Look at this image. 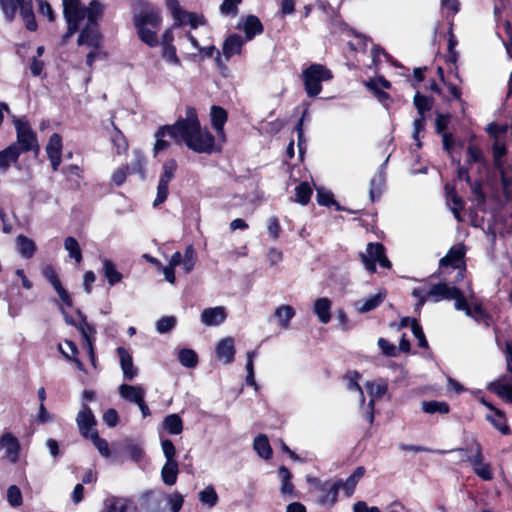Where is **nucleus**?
Returning <instances> with one entry per match:
<instances>
[{
	"label": "nucleus",
	"mask_w": 512,
	"mask_h": 512,
	"mask_svg": "<svg viewBox=\"0 0 512 512\" xmlns=\"http://www.w3.org/2000/svg\"><path fill=\"white\" fill-rule=\"evenodd\" d=\"M174 133L177 143H184L186 147L196 153L210 154L215 150V138L200 124L195 109L189 107L186 116L174 123Z\"/></svg>",
	"instance_id": "nucleus-2"
},
{
	"label": "nucleus",
	"mask_w": 512,
	"mask_h": 512,
	"mask_svg": "<svg viewBox=\"0 0 512 512\" xmlns=\"http://www.w3.org/2000/svg\"><path fill=\"white\" fill-rule=\"evenodd\" d=\"M243 44L244 41L239 35H230L224 41L222 46V53L225 60L230 59L234 55L240 54Z\"/></svg>",
	"instance_id": "nucleus-32"
},
{
	"label": "nucleus",
	"mask_w": 512,
	"mask_h": 512,
	"mask_svg": "<svg viewBox=\"0 0 512 512\" xmlns=\"http://www.w3.org/2000/svg\"><path fill=\"white\" fill-rule=\"evenodd\" d=\"M76 423L80 434L84 438L91 436V432H97L95 429L96 419L91 409L87 405H83L76 417Z\"/></svg>",
	"instance_id": "nucleus-15"
},
{
	"label": "nucleus",
	"mask_w": 512,
	"mask_h": 512,
	"mask_svg": "<svg viewBox=\"0 0 512 512\" xmlns=\"http://www.w3.org/2000/svg\"><path fill=\"white\" fill-rule=\"evenodd\" d=\"M14 124L17 132V141L12 145H17V148L20 149V154L32 150L36 145V137L29 125L21 119L15 120Z\"/></svg>",
	"instance_id": "nucleus-13"
},
{
	"label": "nucleus",
	"mask_w": 512,
	"mask_h": 512,
	"mask_svg": "<svg viewBox=\"0 0 512 512\" xmlns=\"http://www.w3.org/2000/svg\"><path fill=\"white\" fill-rule=\"evenodd\" d=\"M63 14L68 25L67 37L80 28V23L87 18L85 27L81 30L77 43L79 46L100 48L101 36L96 22L101 17L103 7L98 1H92L87 8L81 7L80 0H62Z\"/></svg>",
	"instance_id": "nucleus-1"
},
{
	"label": "nucleus",
	"mask_w": 512,
	"mask_h": 512,
	"mask_svg": "<svg viewBox=\"0 0 512 512\" xmlns=\"http://www.w3.org/2000/svg\"><path fill=\"white\" fill-rule=\"evenodd\" d=\"M386 294L384 292H378L375 295L369 296L365 299L358 300L354 306L360 313L369 312L378 307L385 299Z\"/></svg>",
	"instance_id": "nucleus-33"
},
{
	"label": "nucleus",
	"mask_w": 512,
	"mask_h": 512,
	"mask_svg": "<svg viewBox=\"0 0 512 512\" xmlns=\"http://www.w3.org/2000/svg\"><path fill=\"white\" fill-rule=\"evenodd\" d=\"M304 87L309 97L317 96L321 90V83L332 78V73L320 64H312L302 73Z\"/></svg>",
	"instance_id": "nucleus-6"
},
{
	"label": "nucleus",
	"mask_w": 512,
	"mask_h": 512,
	"mask_svg": "<svg viewBox=\"0 0 512 512\" xmlns=\"http://www.w3.org/2000/svg\"><path fill=\"white\" fill-rule=\"evenodd\" d=\"M507 150L500 140H495L493 146L494 166L499 170L503 193L506 197L512 195V164H506L503 161Z\"/></svg>",
	"instance_id": "nucleus-8"
},
{
	"label": "nucleus",
	"mask_w": 512,
	"mask_h": 512,
	"mask_svg": "<svg viewBox=\"0 0 512 512\" xmlns=\"http://www.w3.org/2000/svg\"><path fill=\"white\" fill-rule=\"evenodd\" d=\"M163 427L170 434L178 435L183 430V423L178 414H170L164 418Z\"/></svg>",
	"instance_id": "nucleus-42"
},
{
	"label": "nucleus",
	"mask_w": 512,
	"mask_h": 512,
	"mask_svg": "<svg viewBox=\"0 0 512 512\" xmlns=\"http://www.w3.org/2000/svg\"><path fill=\"white\" fill-rule=\"evenodd\" d=\"M77 315L80 319L78 325H76L77 329L80 331L83 339L84 344H88V341L94 344V338L93 336L96 333V330L93 326L87 323L86 317L80 312L77 311Z\"/></svg>",
	"instance_id": "nucleus-41"
},
{
	"label": "nucleus",
	"mask_w": 512,
	"mask_h": 512,
	"mask_svg": "<svg viewBox=\"0 0 512 512\" xmlns=\"http://www.w3.org/2000/svg\"><path fill=\"white\" fill-rule=\"evenodd\" d=\"M214 54H216L215 56V62L218 66H222L223 63H222V56L220 54V52L216 49V47L214 45H210V46H207V47H202L201 46V54L199 56H203V57H212Z\"/></svg>",
	"instance_id": "nucleus-62"
},
{
	"label": "nucleus",
	"mask_w": 512,
	"mask_h": 512,
	"mask_svg": "<svg viewBox=\"0 0 512 512\" xmlns=\"http://www.w3.org/2000/svg\"><path fill=\"white\" fill-rule=\"evenodd\" d=\"M0 449L4 451V459L15 464L18 462L21 451V444L18 438L11 432H4L0 436Z\"/></svg>",
	"instance_id": "nucleus-14"
},
{
	"label": "nucleus",
	"mask_w": 512,
	"mask_h": 512,
	"mask_svg": "<svg viewBox=\"0 0 512 512\" xmlns=\"http://www.w3.org/2000/svg\"><path fill=\"white\" fill-rule=\"evenodd\" d=\"M365 469L357 467L354 472L346 480H336L335 484H339V489H342L346 496H351L359 480L363 477Z\"/></svg>",
	"instance_id": "nucleus-30"
},
{
	"label": "nucleus",
	"mask_w": 512,
	"mask_h": 512,
	"mask_svg": "<svg viewBox=\"0 0 512 512\" xmlns=\"http://www.w3.org/2000/svg\"><path fill=\"white\" fill-rule=\"evenodd\" d=\"M177 162L175 159H167L162 165V171L157 186V194L153 205L158 206L168 197V184L174 178L177 170Z\"/></svg>",
	"instance_id": "nucleus-12"
},
{
	"label": "nucleus",
	"mask_w": 512,
	"mask_h": 512,
	"mask_svg": "<svg viewBox=\"0 0 512 512\" xmlns=\"http://www.w3.org/2000/svg\"><path fill=\"white\" fill-rule=\"evenodd\" d=\"M378 346L380 347V349L382 350V353L386 356H389V357H394L397 355V351L398 349L395 347V345L389 343L386 339L384 338H379L378 339Z\"/></svg>",
	"instance_id": "nucleus-63"
},
{
	"label": "nucleus",
	"mask_w": 512,
	"mask_h": 512,
	"mask_svg": "<svg viewBox=\"0 0 512 512\" xmlns=\"http://www.w3.org/2000/svg\"><path fill=\"white\" fill-rule=\"evenodd\" d=\"M7 501L13 507H18L22 504V493L16 485H11L7 489Z\"/></svg>",
	"instance_id": "nucleus-54"
},
{
	"label": "nucleus",
	"mask_w": 512,
	"mask_h": 512,
	"mask_svg": "<svg viewBox=\"0 0 512 512\" xmlns=\"http://www.w3.org/2000/svg\"><path fill=\"white\" fill-rule=\"evenodd\" d=\"M461 460L468 461L473 468V471L483 480H491L492 472L490 465L484 461L481 446L475 443L474 448L471 449V455L467 456L465 451L457 450Z\"/></svg>",
	"instance_id": "nucleus-11"
},
{
	"label": "nucleus",
	"mask_w": 512,
	"mask_h": 512,
	"mask_svg": "<svg viewBox=\"0 0 512 512\" xmlns=\"http://www.w3.org/2000/svg\"><path fill=\"white\" fill-rule=\"evenodd\" d=\"M183 502V496L177 491L173 492L167 497V504L169 506L170 512H179L182 508Z\"/></svg>",
	"instance_id": "nucleus-55"
},
{
	"label": "nucleus",
	"mask_w": 512,
	"mask_h": 512,
	"mask_svg": "<svg viewBox=\"0 0 512 512\" xmlns=\"http://www.w3.org/2000/svg\"><path fill=\"white\" fill-rule=\"evenodd\" d=\"M199 501L208 508L214 507L218 502V495L212 486H207L198 494Z\"/></svg>",
	"instance_id": "nucleus-44"
},
{
	"label": "nucleus",
	"mask_w": 512,
	"mask_h": 512,
	"mask_svg": "<svg viewBox=\"0 0 512 512\" xmlns=\"http://www.w3.org/2000/svg\"><path fill=\"white\" fill-rule=\"evenodd\" d=\"M226 311L222 306L206 308L202 311L200 320L205 326H218L226 319Z\"/></svg>",
	"instance_id": "nucleus-25"
},
{
	"label": "nucleus",
	"mask_w": 512,
	"mask_h": 512,
	"mask_svg": "<svg viewBox=\"0 0 512 512\" xmlns=\"http://www.w3.org/2000/svg\"><path fill=\"white\" fill-rule=\"evenodd\" d=\"M161 447H162L163 454L166 458V462H177L175 459L176 449L171 440H169V439L162 440Z\"/></svg>",
	"instance_id": "nucleus-56"
},
{
	"label": "nucleus",
	"mask_w": 512,
	"mask_h": 512,
	"mask_svg": "<svg viewBox=\"0 0 512 512\" xmlns=\"http://www.w3.org/2000/svg\"><path fill=\"white\" fill-rule=\"evenodd\" d=\"M361 261L365 268L370 272L376 271V263L383 268H390L391 263L385 256L384 246L380 243H369L365 252L360 254Z\"/></svg>",
	"instance_id": "nucleus-9"
},
{
	"label": "nucleus",
	"mask_w": 512,
	"mask_h": 512,
	"mask_svg": "<svg viewBox=\"0 0 512 512\" xmlns=\"http://www.w3.org/2000/svg\"><path fill=\"white\" fill-rule=\"evenodd\" d=\"M196 263V252L192 246H188L185 249L184 255L180 252H175L169 262L168 265L163 268V274L165 280L170 284L175 283V267L178 265H182V269L186 274L190 273Z\"/></svg>",
	"instance_id": "nucleus-7"
},
{
	"label": "nucleus",
	"mask_w": 512,
	"mask_h": 512,
	"mask_svg": "<svg viewBox=\"0 0 512 512\" xmlns=\"http://www.w3.org/2000/svg\"><path fill=\"white\" fill-rule=\"evenodd\" d=\"M16 249L18 253L26 259L31 258L36 250L37 246L34 240L24 235H18L15 239Z\"/></svg>",
	"instance_id": "nucleus-35"
},
{
	"label": "nucleus",
	"mask_w": 512,
	"mask_h": 512,
	"mask_svg": "<svg viewBox=\"0 0 512 512\" xmlns=\"http://www.w3.org/2000/svg\"><path fill=\"white\" fill-rule=\"evenodd\" d=\"M311 194L312 189L309 184L303 182L295 188V202L300 203L301 205H306L310 200Z\"/></svg>",
	"instance_id": "nucleus-50"
},
{
	"label": "nucleus",
	"mask_w": 512,
	"mask_h": 512,
	"mask_svg": "<svg viewBox=\"0 0 512 512\" xmlns=\"http://www.w3.org/2000/svg\"><path fill=\"white\" fill-rule=\"evenodd\" d=\"M43 276L49 281V283L53 286L56 293L58 294L60 300L63 304L68 307L72 306V299L67 291L63 288L56 272L50 266L45 267L43 270Z\"/></svg>",
	"instance_id": "nucleus-21"
},
{
	"label": "nucleus",
	"mask_w": 512,
	"mask_h": 512,
	"mask_svg": "<svg viewBox=\"0 0 512 512\" xmlns=\"http://www.w3.org/2000/svg\"><path fill=\"white\" fill-rule=\"evenodd\" d=\"M21 16L25 22L26 28L30 31H35L37 23L35 21L32 5L29 3L28 6H24Z\"/></svg>",
	"instance_id": "nucleus-53"
},
{
	"label": "nucleus",
	"mask_w": 512,
	"mask_h": 512,
	"mask_svg": "<svg viewBox=\"0 0 512 512\" xmlns=\"http://www.w3.org/2000/svg\"><path fill=\"white\" fill-rule=\"evenodd\" d=\"M176 24L180 26L190 25L192 29L197 28L199 25L205 23L204 17L192 12L183 11V13L176 19Z\"/></svg>",
	"instance_id": "nucleus-40"
},
{
	"label": "nucleus",
	"mask_w": 512,
	"mask_h": 512,
	"mask_svg": "<svg viewBox=\"0 0 512 512\" xmlns=\"http://www.w3.org/2000/svg\"><path fill=\"white\" fill-rule=\"evenodd\" d=\"M242 0H224L220 6V12L224 15L235 16L237 14L238 5Z\"/></svg>",
	"instance_id": "nucleus-58"
},
{
	"label": "nucleus",
	"mask_w": 512,
	"mask_h": 512,
	"mask_svg": "<svg viewBox=\"0 0 512 512\" xmlns=\"http://www.w3.org/2000/svg\"><path fill=\"white\" fill-rule=\"evenodd\" d=\"M447 191V205L450 207V210L454 214V216L459 220L460 219V210L463 208L462 200L452 191L448 186H446Z\"/></svg>",
	"instance_id": "nucleus-49"
},
{
	"label": "nucleus",
	"mask_w": 512,
	"mask_h": 512,
	"mask_svg": "<svg viewBox=\"0 0 512 512\" xmlns=\"http://www.w3.org/2000/svg\"><path fill=\"white\" fill-rule=\"evenodd\" d=\"M179 27L176 22L169 28L165 29L163 34L161 35V40H159V44H161V49H168L170 47H175L173 44L174 41V30Z\"/></svg>",
	"instance_id": "nucleus-52"
},
{
	"label": "nucleus",
	"mask_w": 512,
	"mask_h": 512,
	"mask_svg": "<svg viewBox=\"0 0 512 512\" xmlns=\"http://www.w3.org/2000/svg\"><path fill=\"white\" fill-rule=\"evenodd\" d=\"M489 389L497 396L505 398L512 403V386L501 381L493 382L489 385Z\"/></svg>",
	"instance_id": "nucleus-46"
},
{
	"label": "nucleus",
	"mask_w": 512,
	"mask_h": 512,
	"mask_svg": "<svg viewBox=\"0 0 512 512\" xmlns=\"http://www.w3.org/2000/svg\"><path fill=\"white\" fill-rule=\"evenodd\" d=\"M161 57L169 66L168 76L172 79H178L183 74V64L177 55L176 47L161 49Z\"/></svg>",
	"instance_id": "nucleus-16"
},
{
	"label": "nucleus",
	"mask_w": 512,
	"mask_h": 512,
	"mask_svg": "<svg viewBox=\"0 0 512 512\" xmlns=\"http://www.w3.org/2000/svg\"><path fill=\"white\" fill-rule=\"evenodd\" d=\"M167 137L174 139V141L177 143V135H176V133H174V124L161 126L155 132V134H154L155 143L153 146L154 155L158 154L160 151H163L169 147L170 143L166 139Z\"/></svg>",
	"instance_id": "nucleus-17"
},
{
	"label": "nucleus",
	"mask_w": 512,
	"mask_h": 512,
	"mask_svg": "<svg viewBox=\"0 0 512 512\" xmlns=\"http://www.w3.org/2000/svg\"><path fill=\"white\" fill-rule=\"evenodd\" d=\"M176 324V319L173 316L163 317L156 323V329L159 333H166L170 331Z\"/></svg>",
	"instance_id": "nucleus-59"
},
{
	"label": "nucleus",
	"mask_w": 512,
	"mask_h": 512,
	"mask_svg": "<svg viewBox=\"0 0 512 512\" xmlns=\"http://www.w3.org/2000/svg\"><path fill=\"white\" fill-rule=\"evenodd\" d=\"M20 156V149L17 145H10L0 151V171H7L12 164L17 163Z\"/></svg>",
	"instance_id": "nucleus-34"
},
{
	"label": "nucleus",
	"mask_w": 512,
	"mask_h": 512,
	"mask_svg": "<svg viewBox=\"0 0 512 512\" xmlns=\"http://www.w3.org/2000/svg\"><path fill=\"white\" fill-rule=\"evenodd\" d=\"M316 191H317L316 200H317L318 204L324 205V206L335 204V202L333 200V194L331 193V191L326 190L322 187H318L316 189Z\"/></svg>",
	"instance_id": "nucleus-57"
},
{
	"label": "nucleus",
	"mask_w": 512,
	"mask_h": 512,
	"mask_svg": "<svg viewBox=\"0 0 512 512\" xmlns=\"http://www.w3.org/2000/svg\"><path fill=\"white\" fill-rule=\"evenodd\" d=\"M64 248L70 258H73L77 263L81 262L82 252L78 241L74 237L69 236L64 239Z\"/></svg>",
	"instance_id": "nucleus-43"
},
{
	"label": "nucleus",
	"mask_w": 512,
	"mask_h": 512,
	"mask_svg": "<svg viewBox=\"0 0 512 512\" xmlns=\"http://www.w3.org/2000/svg\"><path fill=\"white\" fill-rule=\"evenodd\" d=\"M210 116L212 127L220 136L223 137V127L227 120L226 111L219 106H212Z\"/></svg>",
	"instance_id": "nucleus-38"
},
{
	"label": "nucleus",
	"mask_w": 512,
	"mask_h": 512,
	"mask_svg": "<svg viewBox=\"0 0 512 512\" xmlns=\"http://www.w3.org/2000/svg\"><path fill=\"white\" fill-rule=\"evenodd\" d=\"M384 184V177L382 173L376 174L371 180L370 197L374 200L375 195L380 193V190Z\"/></svg>",
	"instance_id": "nucleus-60"
},
{
	"label": "nucleus",
	"mask_w": 512,
	"mask_h": 512,
	"mask_svg": "<svg viewBox=\"0 0 512 512\" xmlns=\"http://www.w3.org/2000/svg\"><path fill=\"white\" fill-rule=\"evenodd\" d=\"M161 23L162 16L157 8L147 9L134 17V25L139 38L150 47L159 45L157 32Z\"/></svg>",
	"instance_id": "nucleus-4"
},
{
	"label": "nucleus",
	"mask_w": 512,
	"mask_h": 512,
	"mask_svg": "<svg viewBox=\"0 0 512 512\" xmlns=\"http://www.w3.org/2000/svg\"><path fill=\"white\" fill-rule=\"evenodd\" d=\"M88 438L91 439V441L93 442V444L95 445V447L102 456L107 458L111 455L107 441L100 438L98 436V432H91V436Z\"/></svg>",
	"instance_id": "nucleus-51"
},
{
	"label": "nucleus",
	"mask_w": 512,
	"mask_h": 512,
	"mask_svg": "<svg viewBox=\"0 0 512 512\" xmlns=\"http://www.w3.org/2000/svg\"><path fill=\"white\" fill-rule=\"evenodd\" d=\"M237 29L243 30L245 33L246 40L249 41L253 39L256 35L262 33L263 26L258 17L254 15H248L239 21Z\"/></svg>",
	"instance_id": "nucleus-23"
},
{
	"label": "nucleus",
	"mask_w": 512,
	"mask_h": 512,
	"mask_svg": "<svg viewBox=\"0 0 512 512\" xmlns=\"http://www.w3.org/2000/svg\"><path fill=\"white\" fill-rule=\"evenodd\" d=\"M481 402L491 411L490 414L486 415V419L501 433L508 434L509 427L506 424V418L503 412L500 411L499 409L494 408L490 403L486 402L485 400H482Z\"/></svg>",
	"instance_id": "nucleus-27"
},
{
	"label": "nucleus",
	"mask_w": 512,
	"mask_h": 512,
	"mask_svg": "<svg viewBox=\"0 0 512 512\" xmlns=\"http://www.w3.org/2000/svg\"><path fill=\"white\" fill-rule=\"evenodd\" d=\"M253 448L259 457L268 460L272 457V448L268 438L261 434L254 439Z\"/></svg>",
	"instance_id": "nucleus-39"
},
{
	"label": "nucleus",
	"mask_w": 512,
	"mask_h": 512,
	"mask_svg": "<svg viewBox=\"0 0 512 512\" xmlns=\"http://www.w3.org/2000/svg\"><path fill=\"white\" fill-rule=\"evenodd\" d=\"M309 483L313 486L314 490L318 492L316 501L319 505L325 508H331L337 502L339 492V484L334 481L320 482L315 478H309Z\"/></svg>",
	"instance_id": "nucleus-10"
},
{
	"label": "nucleus",
	"mask_w": 512,
	"mask_h": 512,
	"mask_svg": "<svg viewBox=\"0 0 512 512\" xmlns=\"http://www.w3.org/2000/svg\"><path fill=\"white\" fill-rule=\"evenodd\" d=\"M414 104L416 108L418 109L419 113L422 114L423 112L430 109L431 104L428 98L421 96L420 94H416L414 96Z\"/></svg>",
	"instance_id": "nucleus-64"
},
{
	"label": "nucleus",
	"mask_w": 512,
	"mask_h": 512,
	"mask_svg": "<svg viewBox=\"0 0 512 512\" xmlns=\"http://www.w3.org/2000/svg\"><path fill=\"white\" fill-rule=\"evenodd\" d=\"M178 473L177 462H165L161 468V479L166 485L172 486L177 482Z\"/></svg>",
	"instance_id": "nucleus-37"
},
{
	"label": "nucleus",
	"mask_w": 512,
	"mask_h": 512,
	"mask_svg": "<svg viewBox=\"0 0 512 512\" xmlns=\"http://www.w3.org/2000/svg\"><path fill=\"white\" fill-rule=\"evenodd\" d=\"M46 153L51 162L54 171H57L61 164L62 139L60 135L54 133L51 135L46 146Z\"/></svg>",
	"instance_id": "nucleus-19"
},
{
	"label": "nucleus",
	"mask_w": 512,
	"mask_h": 512,
	"mask_svg": "<svg viewBox=\"0 0 512 512\" xmlns=\"http://www.w3.org/2000/svg\"><path fill=\"white\" fill-rule=\"evenodd\" d=\"M178 359L180 363L187 368H194L198 363V357L192 349H182L179 351Z\"/></svg>",
	"instance_id": "nucleus-48"
},
{
	"label": "nucleus",
	"mask_w": 512,
	"mask_h": 512,
	"mask_svg": "<svg viewBox=\"0 0 512 512\" xmlns=\"http://www.w3.org/2000/svg\"><path fill=\"white\" fill-rule=\"evenodd\" d=\"M103 272L110 285H114L122 279V275L115 269L113 263L108 259L103 260Z\"/></svg>",
	"instance_id": "nucleus-47"
},
{
	"label": "nucleus",
	"mask_w": 512,
	"mask_h": 512,
	"mask_svg": "<svg viewBox=\"0 0 512 512\" xmlns=\"http://www.w3.org/2000/svg\"><path fill=\"white\" fill-rule=\"evenodd\" d=\"M28 4L26 0H0V9L4 18L11 22L14 20L17 11L20 10L21 14L23 7L28 6Z\"/></svg>",
	"instance_id": "nucleus-29"
},
{
	"label": "nucleus",
	"mask_w": 512,
	"mask_h": 512,
	"mask_svg": "<svg viewBox=\"0 0 512 512\" xmlns=\"http://www.w3.org/2000/svg\"><path fill=\"white\" fill-rule=\"evenodd\" d=\"M331 307L332 302L326 297L314 301L313 312L321 323L326 324L331 320Z\"/></svg>",
	"instance_id": "nucleus-31"
},
{
	"label": "nucleus",
	"mask_w": 512,
	"mask_h": 512,
	"mask_svg": "<svg viewBox=\"0 0 512 512\" xmlns=\"http://www.w3.org/2000/svg\"><path fill=\"white\" fill-rule=\"evenodd\" d=\"M100 512H137V507L130 499L112 497L105 500Z\"/></svg>",
	"instance_id": "nucleus-18"
},
{
	"label": "nucleus",
	"mask_w": 512,
	"mask_h": 512,
	"mask_svg": "<svg viewBox=\"0 0 512 512\" xmlns=\"http://www.w3.org/2000/svg\"><path fill=\"white\" fill-rule=\"evenodd\" d=\"M422 410L425 413L434 414H447L449 412V406L443 401H424L421 404Z\"/></svg>",
	"instance_id": "nucleus-45"
},
{
	"label": "nucleus",
	"mask_w": 512,
	"mask_h": 512,
	"mask_svg": "<svg viewBox=\"0 0 512 512\" xmlns=\"http://www.w3.org/2000/svg\"><path fill=\"white\" fill-rule=\"evenodd\" d=\"M121 371L125 380H133L137 374L138 369L134 366L131 354L123 347L117 348Z\"/></svg>",
	"instance_id": "nucleus-20"
},
{
	"label": "nucleus",
	"mask_w": 512,
	"mask_h": 512,
	"mask_svg": "<svg viewBox=\"0 0 512 512\" xmlns=\"http://www.w3.org/2000/svg\"><path fill=\"white\" fill-rule=\"evenodd\" d=\"M295 314L296 311L291 305L282 304L276 307L273 313V317L279 328L287 329L290 325V321L294 318Z\"/></svg>",
	"instance_id": "nucleus-28"
},
{
	"label": "nucleus",
	"mask_w": 512,
	"mask_h": 512,
	"mask_svg": "<svg viewBox=\"0 0 512 512\" xmlns=\"http://www.w3.org/2000/svg\"><path fill=\"white\" fill-rule=\"evenodd\" d=\"M360 375L357 372H351L346 376L347 389L351 393H355L360 402V413L361 416L369 423L372 424L374 421V406L375 401L380 399L387 390V386L384 382L366 381L363 387L366 389L370 396L369 402L364 403L363 388L359 384Z\"/></svg>",
	"instance_id": "nucleus-3"
},
{
	"label": "nucleus",
	"mask_w": 512,
	"mask_h": 512,
	"mask_svg": "<svg viewBox=\"0 0 512 512\" xmlns=\"http://www.w3.org/2000/svg\"><path fill=\"white\" fill-rule=\"evenodd\" d=\"M179 45L182 53L188 59H195L201 54V45L190 32L185 33L179 38Z\"/></svg>",
	"instance_id": "nucleus-24"
},
{
	"label": "nucleus",
	"mask_w": 512,
	"mask_h": 512,
	"mask_svg": "<svg viewBox=\"0 0 512 512\" xmlns=\"http://www.w3.org/2000/svg\"><path fill=\"white\" fill-rule=\"evenodd\" d=\"M428 296L432 297L434 301H440L442 299H454L455 308L457 310L465 311L466 315L471 317H475L476 314L481 313V310L478 307L472 311L460 290L456 287L448 286L446 283H439L434 285L428 292Z\"/></svg>",
	"instance_id": "nucleus-5"
},
{
	"label": "nucleus",
	"mask_w": 512,
	"mask_h": 512,
	"mask_svg": "<svg viewBox=\"0 0 512 512\" xmlns=\"http://www.w3.org/2000/svg\"><path fill=\"white\" fill-rule=\"evenodd\" d=\"M267 231L273 240L278 239L281 231V226L276 217H271L267 221Z\"/></svg>",
	"instance_id": "nucleus-61"
},
{
	"label": "nucleus",
	"mask_w": 512,
	"mask_h": 512,
	"mask_svg": "<svg viewBox=\"0 0 512 512\" xmlns=\"http://www.w3.org/2000/svg\"><path fill=\"white\" fill-rule=\"evenodd\" d=\"M216 357L224 364H229L234 360L235 345L232 337H225L219 340L215 348Z\"/></svg>",
	"instance_id": "nucleus-22"
},
{
	"label": "nucleus",
	"mask_w": 512,
	"mask_h": 512,
	"mask_svg": "<svg viewBox=\"0 0 512 512\" xmlns=\"http://www.w3.org/2000/svg\"><path fill=\"white\" fill-rule=\"evenodd\" d=\"M464 256V249L462 246L452 247L449 252L440 260L441 266H452L453 268H460L462 258Z\"/></svg>",
	"instance_id": "nucleus-36"
},
{
	"label": "nucleus",
	"mask_w": 512,
	"mask_h": 512,
	"mask_svg": "<svg viewBox=\"0 0 512 512\" xmlns=\"http://www.w3.org/2000/svg\"><path fill=\"white\" fill-rule=\"evenodd\" d=\"M119 395L130 403H139L145 397V389L140 385L121 384L118 388Z\"/></svg>",
	"instance_id": "nucleus-26"
}]
</instances>
